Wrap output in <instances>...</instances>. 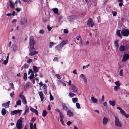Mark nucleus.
Instances as JSON below:
<instances>
[{
    "instance_id": "f257e3e1",
    "label": "nucleus",
    "mask_w": 129,
    "mask_h": 129,
    "mask_svg": "<svg viewBox=\"0 0 129 129\" xmlns=\"http://www.w3.org/2000/svg\"><path fill=\"white\" fill-rule=\"evenodd\" d=\"M35 43V42L34 40L33 37L32 36H31L29 38V50L30 52L29 54V55L30 56H34L38 53V51H34V45Z\"/></svg>"
},
{
    "instance_id": "f03ea898",
    "label": "nucleus",
    "mask_w": 129,
    "mask_h": 129,
    "mask_svg": "<svg viewBox=\"0 0 129 129\" xmlns=\"http://www.w3.org/2000/svg\"><path fill=\"white\" fill-rule=\"evenodd\" d=\"M115 118V124L116 126H118L121 127H122L121 123L119 119L116 116H114Z\"/></svg>"
},
{
    "instance_id": "7ed1b4c3",
    "label": "nucleus",
    "mask_w": 129,
    "mask_h": 129,
    "mask_svg": "<svg viewBox=\"0 0 129 129\" xmlns=\"http://www.w3.org/2000/svg\"><path fill=\"white\" fill-rule=\"evenodd\" d=\"M87 24L89 27H92L94 26V23L91 18H89V19L87 22Z\"/></svg>"
},
{
    "instance_id": "20e7f679",
    "label": "nucleus",
    "mask_w": 129,
    "mask_h": 129,
    "mask_svg": "<svg viewBox=\"0 0 129 129\" xmlns=\"http://www.w3.org/2000/svg\"><path fill=\"white\" fill-rule=\"evenodd\" d=\"M121 33L123 36H127L129 35V30L124 28L121 30Z\"/></svg>"
},
{
    "instance_id": "39448f33",
    "label": "nucleus",
    "mask_w": 129,
    "mask_h": 129,
    "mask_svg": "<svg viewBox=\"0 0 129 129\" xmlns=\"http://www.w3.org/2000/svg\"><path fill=\"white\" fill-rule=\"evenodd\" d=\"M68 19L70 21H71L77 18V16L76 15H73L69 16L67 17Z\"/></svg>"
},
{
    "instance_id": "423d86ee",
    "label": "nucleus",
    "mask_w": 129,
    "mask_h": 129,
    "mask_svg": "<svg viewBox=\"0 0 129 129\" xmlns=\"http://www.w3.org/2000/svg\"><path fill=\"white\" fill-rule=\"evenodd\" d=\"M80 80L83 81L84 82V84H86L87 82V80L86 77L83 74H81L79 76Z\"/></svg>"
},
{
    "instance_id": "0eeeda50",
    "label": "nucleus",
    "mask_w": 129,
    "mask_h": 129,
    "mask_svg": "<svg viewBox=\"0 0 129 129\" xmlns=\"http://www.w3.org/2000/svg\"><path fill=\"white\" fill-rule=\"evenodd\" d=\"M22 121L21 120L19 119L17 121L16 124V126L17 128H22Z\"/></svg>"
},
{
    "instance_id": "6e6552de",
    "label": "nucleus",
    "mask_w": 129,
    "mask_h": 129,
    "mask_svg": "<svg viewBox=\"0 0 129 129\" xmlns=\"http://www.w3.org/2000/svg\"><path fill=\"white\" fill-rule=\"evenodd\" d=\"M129 58V54H124L123 57L122 61V62H124Z\"/></svg>"
},
{
    "instance_id": "1a4fd4ad",
    "label": "nucleus",
    "mask_w": 129,
    "mask_h": 129,
    "mask_svg": "<svg viewBox=\"0 0 129 129\" xmlns=\"http://www.w3.org/2000/svg\"><path fill=\"white\" fill-rule=\"evenodd\" d=\"M71 88L73 92L74 93L77 92L78 91V88L74 84H72Z\"/></svg>"
},
{
    "instance_id": "9d476101",
    "label": "nucleus",
    "mask_w": 129,
    "mask_h": 129,
    "mask_svg": "<svg viewBox=\"0 0 129 129\" xmlns=\"http://www.w3.org/2000/svg\"><path fill=\"white\" fill-rule=\"evenodd\" d=\"M23 92H22L19 95V97L22 99V102L24 104H26L27 103L26 101L24 95H22L21 94H22Z\"/></svg>"
},
{
    "instance_id": "9b49d317",
    "label": "nucleus",
    "mask_w": 129,
    "mask_h": 129,
    "mask_svg": "<svg viewBox=\"0 0 129 129\" xmlns=\"http://www.w3.org/2000/svg\"><path fill=\"white\" fill-rule=\"evenodd\" d=\"M10 102V101H8L7 102L2 104V106L3 107H4L6 108H9V104Z\"/></svg>"
},
{
    "instance_id": "f8f14e48",
    "label": "nucleus",
    "mask_w": 129,
    "mask_h": 129,
    "mask_svg": "<svg viewBox=\"0 0 129 129\" xmlns=\"http://www.w3.org/2000/svg\"><path fill=\"white\" fill-rule=\"evenodd\" d=\"M22 111V110H15L14 111H11V114L12 115H14L17 113H19L20 112Z\"/></svg>"
},
{
    "instance_id": "ddd939ff",
    "label": "nucleus",
    "mask_w": 129,
    "mask_h": 129,
    "mask_svg": "<svg viewBox=\"0 0 129 129\" xmlns=\"http://www.w3.org/2000/svg\"><path fill=\"white\" fill-rule=\"evenodd\" d=\"M108 119L106 117H104L102 120L103 124L104 125H106L108 123Z\"/></svg>"
},
{
    "instance_id": "4468645a",
    "label": "nucleus",
    "mask_w": 129,
    "mask_h": 129,
    "mask_svg": "<svg viewBox=\"0 0 129 129\" xmlns=\"http://www.w3.org/2000/svg\"><path fill=\"white\" fill-rule=\"evenodd\" d=\"M126 50V48L124 45H121L119 48V50L121 51H124Z\"/></svg>"
},
{
    "instance_id": "2eb2a0df",
    "label": "nucleus",
    "mask_w": 129,
    "mask_h": 129,
    "mask_svg": "<svg viewBox=\"0 0 129 129\" xmlns=\"http://www.w3.org/2000/svg\"><path fill=\"white\" fill-rule=\"evenodd\" d=\"M30 129H37L36 124L35 123L34 125H33V123H30Z\"/></svg>"
},
{
    "instance_id": "dca6fc26",
    "label": "nucleus",
    "mask_w": 129,
    "mask_h": 129,
    "mask_svg": "<svg viewBox=\"0 0 129 129\" xmlns=\"http://www.w3.org/2000/svg\"><path fill=\"white\" fill-rule=\"evenodd\" d=\"M62 48V47L59 44L55 47V49L58 51H60Z\"/></svg>"
},
{
    "instance_id": "f3484780",
    "label": "nucleus",
    "mask_w": 129,
    "mask_h": 129,
    "mask_svg": "<svg viewBox=\"0 0 129 129\" xmlns=\"http://www.w3.org/2000/svg\"><path fill=\"white\" fill-rule=\"evenodd\" d=\"M62 105L63 109L64 110L66 111H67L69 109H68V107L66 105V104L65 103H63L62 102Z\"/></svg>"
},
{
    "instance_id": "a211bd4d",
    "label": "nucleus",
    "mask_w": 129,
    "mask_h": 129,
    "mask_svg": "<svg viewBox=\"0 0 129 129\" xmlns=\"http://www.w3.org/2000/svg\"><path fill=\"white\" fill-rule=\"evenodd\" d=\"M68 40H64L62 41L59 44L63 47L68 42Z\"/></svg>"
},
{
    "instance_id": "6ab92c4d",
    "label": "nucleus",
    "mask_w": 129,
    "mask_h": 129,
    "mask_svg": "<svg viewBox=\"0 0 129 129\" xmlns=\"http://www.w3.org/2000/svg\"><path fill=\"white\" fill-rule=\"evenodd\" d=\"M117 109L120 110V113L122 115H124L125 114V112L122 109L119 107H117Z\"/></svg>"
},
{
    "instance_id": "aec40b11",
    "label": "nucleus",
    "mask_w": 129,
    "mask_h": 129,
    "mask_svg": "<svg viewBox=\"0 0 129 129\" xmlns=\"http://www.w3.org/2000/svg\"><path fill=\"white\" fill-rule=\"evenodd\" d=\"M38 94L41 98V101H42L44 99V97L43 96V94L42 92H39Z\"/></svg>"
},
{
    "instance_id": "412c9836",
    "label": "nucleus",
    "mask_w": 129,
    "mask_h": 129,
    "mask_svg": "<svg viewBox=\"0 0 129 129\" xmlns=\"http://www.w3.org/2000/svg\"><path fill=\"white\" fill-rule=\"evenodd\" d=\"M67 114L69 116H72L73 115V113L71 112L69 109L67 111Z\"/></svg>"
},
{
    "instance_id": "4be33fe9",
    "label": "nucleus",
    "mask_w": 129,
    "mask_h": 129,
    "mask_svg": "<svg viewBox=\"0 0 129 129\" xmlns=\"http://www.w3.org/2000/svg\"><path fill=\"white\" fill-rule=\"evenodd\" d=\"M27 19L25 18H24L21 20V23L22 25L25 24H26Z\"/></svg>"
},
{
    "instance_id": "5701e85b",
    "label": "nucleus",
    "mask_w": 129,
    "mask_h": 129,
    "mask_svg": "<svg viewBox=\"0 0 129 129\" xmlns=\"http://www.w3.org/2000/svg\"><path fill=\"white\" fill-rule=\"evenodd\" d=\"M91 101L94 103H96L97 102V99L96 98L93 96L91 97Z\"/></svg>"
},
{
    "instance_id": "b1692460",
    "label": "nucleus",
    "mask_w": 129,
    "mask_h": 129,
    "mask_svg": "<svg viewBox=\"0 0 129 129\" xmlns=\"http://www.w3.org/2000/svg\"><path fill=\"white\" fill-rule=\"evenodd\" d=\"M114 45L116 47V49H118L119 47L118 40H117L114 42Z\"/></svg>"
},
{
    "instance_id": "393cba45",
    "label": "nucleus",
    "mask_w": 129,
    "mask_h": 129,
    "mask_svg": "<svg viewBox=\"0 0 129 129\" xmlns=\"http://www.w3.org/2000/svg\"><path fill=\"white\" fill-rule=\"evenodd\" d=\"M109 103L110 105H111L113 106H114L115 105L116 101L115 100L112 101L110 100L109 101Z\"/></svg>"
},
{
    "instance_id": "a878e982",
    "label": "nucleus",
    "mask_w": 129,
    "mask_h": 129,
    "mask_svg": "<svg viewBox=\"0 0 129 129\" xmlns=\"http://www.w3.org/2000/svg\"><path fill=\"white\" fill-rule=\"evenodd\" d=\"M52 10L54 13L55 14H57L58 15H59V14L58 13V9L57 8H53L52 9Z\"/></svg>"
},
{
    "instance_id": "bb28decb",
    "label": "nucleus",
    "mask_w": 129,
    "mask_h": 129,
    "mask_svg": "<svg viewBox=\"0 0 129 129\" xmlns=\"http://www.w3.org/2000/svg\"><path fill=\"white\" fill-rule=\"evenodd\" d=\"M33 70L35 73H36L38 71L37 67L36 66H33Z\"/></svg>"
},
{
    "instance_id": "cd10ccee",
    "label": "nucleus",
    "mask_w": 129,
    "mask_h": 129,
    "mask_svg": "<svg viewBox=\"0 0 129 129\" xmlns=\"http://www.w3.org/2000/svg\"><path fill=\"white\" fill-rule=\"evenodd\" d=\"M10 6L12 9H14V5L13 3L11 1H9Z\"/></svg>"
},
{
    "instance_id": "c85d7f7f",
    "label": "nucleus",
    "mask_w": 129,
    "mask_h": 129,
    "mask_svg": "<svg viewBox=\"0 0 129 129\" xmlns=\"http://www.w3.org/2000/svg\"><path fill=\"white\" fill-rule=\"evenodd\" d=\"M79 44L80 46H81L85 45V42L83 41L81 39L80 40Z\"/></svg>"
},
{
    "instance_id": "c756f323",
    "label": "nucleus",
    "mask_w": 129,
    "mask_h": 129,
    "mask_svg": "<svg viewBox=\"0 0 129 129\" xmlns=\"http://www.w3.org/2000/svg\"><path fill=\"white\" fill-rule=\"evenodd\" d=\"M1 113L2 114L4 115L6 113V110L4 108H3L1 111Z\"/></svg>"
},
{
    "instance_id": "7c9ffc66",
    "label": "nucleus",
    "mask_w": 129,
    "mask_h": 129,
    "mask_svg": "<svg viewBox=\"0 0 129 129\" xmlns=\"http://www.w3.org/2000/svg\"><path fill=\"white\" fill-rule=\"evenodd\" d=\"M120 89V87L118 86H115L114 87V90L116 91H118V90Z\"/></svg>"
},
{
    "instance_id": "2f4dec72",
    "label": "nucleus",
    "mask_w": 129,
    "mask_h": 129,
    "mask_svg": "<svg viewBox=\"0 0 129 129\" xmlns=\"http://www.w3.org/2000/svg\"><path fill=\"white\" fill-rule=\"evenodd\" d=\"M56 44V43L53 42H51L50 43V44L49 46V47L50 48H51L54 45Z\"/></svg>"
},
{
    "instance_id": "473e14b6",
    "label": "nucleus",
    "mask_w": 129,
    "mask_h": 129,
    "mask_svg": "<svg viewBox=\"0 0 129 129\" xmlns=\"http://www.w3.org/2000/svg\"><path fill=\"white\" fill-rule=\"evenodd\" d=\"M118 2L119 3V5L120 7H121L123 4V0H118Z\"/></svg>"
},
{
    "instance_id": "72a5a7b5",
    "label": "nucleus",
    "mask_w": 129,
    "mask_h": 129,
    "mask_svg": "<svg viewBox=\"0 0 129 129\" xmlns=\"http://www.w3.org/2000/svg\"><path fill=\"white\" fill-rule=\"evenodd\" d=\"M60 117V120L64 119V116L63 114L62 113L59 114Z\"/></svg>"
},
{
    "instance_id": "f704fd0d",
    "label": "nucleus",
    "mask_w": 129,
    "mask_h": 129,
    "mask_svg": "<svg viewBox=\"0 0 129 129\" xmlns=\"http://www.w3.org/2000/svg\"><path fill=\"white\" fill-rule=\"evenodd\" d=\"M72 102L75 103L78 101V98H73L72 99Z\"/></svg>"
},
{
    "instance_id": "c9c22d12",
    "label": "nucleus",
    "mask_w": 129,
    "mask_h": 129,
    "mask_svg": "<svg viewBox=\"0 0 129 129\" xmlns=\"http://www.w3.org/2000/svg\"><path fill=\"white\" fill-rule=\"evenodd\" d=\"M24 79L25 81H26L27 79V74L26 73H24Z\"/></svg>"
},
{
    "instance_id": "e433bc0d",
    "label": "nucleus",
    "mask_w": 129,
    "mask_h": 129,
    "mask_svg": "<svg viewBox=\"0 0 129 129\" xmlns=\"http://www.w3.org/2000/svg\"><path fill=\"white\" fill-rule=\"evenodd\" d=\"M47 113V112L45 110H44L42 112V116H43L45 117L46 116Z\"/></svg>"
},
{
    "instance_id": "4c0bfd02",
    "label": "nucleus",
    "mask_w": 129,
    "mask_h": 129,
    "mask_svg": "<svg viewBox=\"0 0 129 129\" xmlns=\"http://www.w3.org/2000/svg\"><path fill=\"white\" fill-rule=\"evenodd\" d=\"M69 95L71 97H72L76 96V95L75 94L71 92H70L69 93Z\"/></svg>"
},
{
    "instance_id": "58836bf2",
    "label": "nucleus",
    "mask_w": 129,
    "mask_h": 129,
    "mask_svg": "<svg viewBox=\"0 0 129 129\" xmlns=\"http://www.w3.org/2000/svg\"><path fill=\"white\" fill-rule=\"evenodd\" d=\"M115 84L116 85V86H120L121 85V84L119 83V81H117L115 82Z\"/></svg>"
},
{
    "instance_id": "ea45409f",
    "label": "nucleus",
    "mask_w": 129,
    "mask_h": 129,
    "mask_svg": "<svg viewBox=\"0 0 129 129\" xmlns=\"http://www.w3.org/2000/svg\"><path fill=\"white\" fill-rule=\"evenodd\" d=\"M21 104V101L20 99H18L16 102V104L18 105H20Z\"/></svg>"
},
{
    "instance_id": "a19ab883",
    "label": "nucleus",
    "mask_w": 129,
    "mask_h": 129,
    "mask_svg": "<svg viewBox=\"0 0 129 129\" xmlns=\"http://www.w3.org/2000/svg\"><path fill=\"white\" fill-rule=\"evenodd\" d=\"M120 30H117L116 31V34L118 35L119 37H121V35L120 34Z\"/></svg>"
},
{
    "instance_id": "79ce46f5",
    "label": "nucleus",
    "mask_w": 129,
    "mask_h": 129,
    "mask_svg": "<svg viewBox=\"0 0 129 129\" xmlns=\"http://www.w3.org/2000/svg\"><path fill=\"white\" fill-rule=\"evenodd\" d=\"M76 107L78 109H80L81 107L80 106V104L78 103H77L76 104Z\"/></svg>"
},
{
    "instance_id": "37998d69",
    "label": "nucleus",
    "mask_w": 129,
    "mask_h": 129,
    "mask_svg": "<svg viewBox=\"0 0 129 129\" xmlns=\"http://www.w3.org/2000/svg\"><path fill=\"white\" fill-rule=\"evenodd\" d=\"M34 77V74L33 73H31L30 76L28 77V78L29 79H31L33 78Z\"/></svg>"
},
{
    "instance_id": "c03bdc74",
    "label": "nucleus",
    "mask_w": 129,
    "mask_h": 129,
    "mask_svg": "<svg viewBox=\"0 0 129 129\" xmlns=\"http://www.w3.org/2000/svg\"><path fill=\"white\" fill-rule=\"evenodd\" d=\"M13 50L14 51H15L16 50V45L15 44H14L13 45Z\"/></svg>"
},
{
    "instance_id": "a18cd8bd",
    "label": "nucleus",
    "mask_w": 129,
    "mask_h": 129,
    "mask_svg": "<svg viewBox=\"0 0 129 129\" xmlns=\"http://www.w3.org/2000/svg\"><path fill=\"white\" fill-rule=\"evenodd\" d=\"M55 110L56 111L59 113V114L62 113V112H61L60 110L58 108L56 109Z\"/></svg>"
},
{
    "instance_id": "49530a36",
    "label": "nucleus",
    "mask_w": 129,
    "mask_h": 129,
    "mask_svg": "<svg viewBox=\"0 0 129 129\" xmlns=\"http://www.w3.org/2000/svg\"><path fill=\"white\" fill-rule=\"evenodd\" d=\"M50 100H53L54 99L53 97L51 95V93H50Z\"/></svg>"
},
{
    "instance_id": "de8ad7c7",
    "label": "nucleus",
    "mask_w": 129,
    "mask_h": 129,
    "mask_svg": "<svg viewBox=\"0 0 129 129\" xmlns=\"http://www.w3.org/2000/svg\"><path fill=\"white\" fill-rule=\"evenodd\" d=\"M47 86L46 84H43V88L44 89V90L47 89L46 88Z\"/></svg>"
},
{
    "instance_id": "09e8293b",
    "label": "nucleus",
    "mask_w": 129,
    "mask_h": 129,
    "mask_svg": "<svg viewBox=\"0 0 129 129\" xmlns=\"http://www.w3.org/2000/svg\"><path fill=\"white\" fill-rule=\"evenodd\" d=\"M119 74L120 76H122L123 75V70L121 69L119 72Z\"/></svg>"
},
{
    "instance_id": "8fccbe9b",
    "label": "nucleus",
    "mask_w": 129,
    "mask_h": 129,
    "mask_svg": "<svg viewBox=\"0 0 129 129\" xmlns=\"http://www.w3.org/2000/svg\"><path fill=\"white\" fill-rule=\"evenodd\" d=\"M60 122L61 124L63 126H64L65 125V124L64 123L63 119V120H60Z\"/></svg>"
},
{
    "instance_id": "3c124183",
    "label": "nucleus",
    "mask_w": 129,
    "mask_h": 129,
    "mask_svg": "<svg viewBox=\"0 0 129 129\" xmlns=\"http://www.w3.org/2000/svg\"><path fill=\"white\" fill-rule=\"evenodd\" d=\"M112 13L113 16H115L117 14V12L115 11H112Z\"/></svg>"
},
{
    "instance_id": "603ef678",
    "label": "nucleus",
    "mask_w": 129,
    "mask_h": 129,
    "mask_svg": "<svg viewBox=\"0 0 129 129\" xmlns=\"http://www.w3.org/2000/svg\"><path fill=\"white\" fill-rule=\"evenodd\" d=\"M57 18L58 19L60 20L61 19H62V16L61 15H60L59 16H57Z\"/></svg>"
},
{
    "instance_id": "864d4df0",
    "label": "nucleus",
    "mask_w": 129,
    "mask_h": 129,
    "mask_svg": "<svg viewBox=\"0 0 129 129\" xmlns=\"http://www.w3.org/2000/svg\"><path fill=\"white\" fill-rule=\"evenodd\" d=\"M72 122L70 121H68L67 123L66 124L68 126H69L72 123Z\"/></svg>"
},
{
    "instance_id": "5fc2aeb1",
    "label": "nucleus",
    "mask_w": 129,
    "mask_h": 129,
    "mask_svg": "<svg viewBox=\"0 0 129 129\" xmlns=\"http://www.w3.org/2000/svg\"><path fill=\"white\" fill-rule=\"evenodd\" d=\"M32 61V60L31 59H29L27 61V62L28 63H31Z\"/></svg>"
},
{
    "instance_id": "6e6d98bb",
    "label": "nucleus",
    "mask_w": 129,
    "mask_h": 129,
    "mask_svg": "<svg viewBox=\"0 0 129 129\" xmlns=\"http://www.w3.org/2000/svg\"><path fill=\"white\" fill-rule=\"evenodd\" d=\"M15 9L18 12H20L21 10L20 8H16Z\"/></svg>"
},
{
    "instance_id": "4d7b16f0",
    "label": "nucleus",
    "mask_w": 129,
    "mask_h": 129,
    "mask_svg": "<svg viewBox=\"0 0 129 129\" xmlns=\"http://www.w3.org/2000/svg\"><path fill=\"white\" fill-rule=\"evenodd\" d=\"M76 39L78 41H80V40L81 39V38L80 36H78L76 38Z\"/></svg>"
},
{
    "instance_id": "13d9d810",
    "label": "nucleus",
    "mask_w": 129,
    "mask_h": 129,
    "mask_svg": "<svg viewBox=\"0 0 129 129\" xmlns=\"http://www.w3.org/2000/svg\"><path fill=\"white\" fill-rule=\"evenodd\" d=\"M55 76L58 79H61V77L59 74H56Z\"/></svg>"
},
{
    "instance_id": "bf43d9fd",
    "label": "nucleus",
    "mask_w": 129,
    "mask_h": 129,
    "mask_svg": "<svg viewBox=\"0 0 129 129\" xmlns=\"http://www.w3.org/2000/svg\"><path fill=\"white\" fill-rule=\"evenodd\" d=\"M28 66L27 65L25 64L23 66V67H24V68L26 69L28 67Z\"/></svg>"
},
{
    "instance_id": "052dcab7",
    "label": "nucleus",
    "mask_w": 129,
    "mask_h": 129,
    "mask_svg": "<svg viewBox=\"0 0 129 129\" xmlns=\"http://www.w3.org/2000/svg\"><path fill=\"white\" fill-rule=\"evenodd\" d=\"M14 94V92H12L10 94V96L11 97H12L13 96V95Z\"/></svg>"
},
{
    "instance_id": "680f3d73",
    "label": "nucleus",
    "mask_w": 129,
    "mask_h": 129,
    "mask_svg": "<svg viewBox=\"0 0 129 129\" xmlns=\"http://www.w3.org/2000/svg\"><path fill=\"white\" fill-rule=\"evenodd\" d=\"M47 28L48 30L49 31H50L51 30L52 28L50 27L49 25H48Z\"/></svg>"
},
{
    "instance_id": "e2e57ef3",
    "label": "nucleus",
    "mask_w": 129,
    "mask_h": 129,
    "mask_svg": "<svg viewBox=\"0 0 129 129\" xmlns=\"http://www.w3.org/2000/svg\"><path fill=\"white\" fill-rule=\"evenodd\" d=\"M8 62V60H5L3 62V63L4 64H6Z\"/></svg>"
},
{
    "instance_id": "0e129e2a",
    "label": "nucleus",
    "mask_w": 129,
    "mask_h": 129,
    "mask_svg": "<svg viewBox=\"0 0 129 129\" xmlns=\"http://www.w3.org/2000/svg\"><path fill=\"white\" fill-rule=\"evenodd\" d=\"M39 33L41 34H43L44 33V31L43 30H40Z\"/></svg>"
},
{
    "instance_id": "69168bd1",
    "label": "nucleus",
    "mask_w": 129,
    "mask_h": 129,
    "mask_svg": "<svg viewBox=\"0 0 129 129\" xmlns=\"http://www.w3.org/2000/svg\"><path fill=\"white\" fill-rule=\"evenodd\" d=\"M36 120V118L35 117H33L31 121H33L32 123L34 122Z\"/></svg>"
},
{
    "instance_id": "338daca9",
    "label": "nucleus",
    "mask_w": 129,
    "mask_h": 129,
    "mask_svg": "<svg viewBox=\"0 0 129 129\" xmlns=\"http://www.w3.org/2000/svg\"><path fill=\"white\" fill-rule=\"evenodd\" d=\"M39 84L40 87H41L42 86L43 83L42 82H40V83H39Z\"/></svg>"
},
{
    "instance_id": "774afa93",
    "label": "nucleus",
    "mask_w": 129,
    "mask_h": 129,
    "mask_svg": "<svg viewBox=\"0 0 129 129\" xmlns=\"http://www.w3.org/2000/svg\"><path fill=\"white\" fill-rule=\"evenodd\" d=\"M33 72L32 70L31 69H30L29 70L28 72V74L29 75L30 74V73H32Z\"/></svg>"
}]
</instances>
